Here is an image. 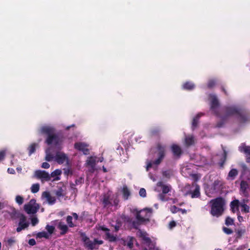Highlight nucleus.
Masks as SVG:
<instances>
[{
  "instance_id": "13d9d810",
  "label": "nucleus",
  "mask_w": 250,
  "mask_h": 250,
  "mask_svg": "<svg viewBox=\"0 0 250 250\" xmlns=\"http://www.w3.org/2000/svg\"><path fill=\"white\" fill-rule=\"evenodd\" d=\"M144 241L148 247H150V245L152 244L151 240L148 237H147Z\"/></svg>"
},
{
  "instance_id": "69168bd1",
  "label": "nucleus",
  "mask_w": 250,
  "mask_h": 250,
  "mask_svg": "<svg viewBox=\"0 0 250 250\" xmlns=\"http://www.w3.org/2000/svg\"><path fill=\"white\" fill-rule=\"evenodd\" d=\"M191 177L194 181H197L199 179L198 175L197 174H192L191 175Z\"/></svg>"
},
{
  "instance_id": "f704fd0d",
  "label": "nucleus",
  "mask_w": 250,
  "mask_h": 250,
  "mask_svg": "<svg viewBox=\"0 0 250 250\" xmlns=\"http://www.w3.org/2000/svg\"><path fill=\"white\" fill-rule=\"evenodd\" d=\"M185 143L186 145L189 146L193 144L194 138L193 136H188L185 138Z\"/></svg>"
},
{
  "instance_id": "5fc2aeb1",
  "label": "nucleus",
  "mask_w": 250,
  "mask_h": 250,
  "mask_svg": "<svg viewBox=\"0 0 250 250\" xmlns=\"http://www.w3.org/2000/svg\"><path fill=\"white\" fill-rule=\"evenodd\" d=\"M56 195L59 197H63L64 195L62 193V189L61 188H60L58 190L56 191Z\"/></svg>"
},
{
  "instance_id": "79ce46f5",
  "label": "nucleus",
  "mask_w": 250,
  "mask_h": 250,
  "mask_svg": "<svg viewBox=\"0 0 250 250\" xmlns=\"http://www.w3.org/2000/svg\"><path fill=\"white\" fill-rule=\"evenodd\" d=\"M234 224V220L229 217H227L225 220V224L227 226L232 225Z\"/></svg>"
},
{
  "instance_id": "ddd939ff",
  "label": "nucleus",
  "mask_w": 250,
  "mask_h": 250,
  "mask_svg": "<svg viewBox=\"0 0 250 250\" xmlns=\"http://www.w3.org/2000/svg\"><path fill=\"white\" fill-rule=\"evenodd\" d=\"M99 229L105 232V239L108 240L110 242H115L117 240L116 236L110 234L109 229L104 226H100Z\"/></svg>"
},
{
  "instance_id": "ea45409f",
  "label": "nucleus",
  "mask_w": 250,
  "mask_h": 250,
  "mask_svg": "<svg viewBox=\"0 0 250 250\" xmlns=\"http://www.w3.org/2000/svg\"><path fill=\"white\" fill-rule=\"evenodd\" d=\"M239 148L240 151L244 152L246 154H250V146H244L240 147Z\"/></svg>"
},
{
  "instance_id": "f03ea898",
  "label": "nucleus",
  "mask_w": 250,
  "mask_h": 250,
  "mask_svg": "<svg viewBox=\"0 0 250 250\" xmlns=\"http://www.w3.org/2000/svg\"><path fill=\"white\" fill-rule=\"evenodd\" d=\"M211 204L210 214L216 217H219L222 215L224 210L225 200L222 197H217L210 201Z\"/></svg>"
},
{
  "instance_id": "c756f323",
  "label": "nucleus",
  "mask_w": 250,
  "mask_h": 250,
  "mask_svg": "<svg viewBox=\"0 0 250 250\" xmlns=\"http://www.w3.org/2000/svg\"><path fill=\"white\" fill-rule=\"evenodd\" d=\"M220 118L221 121L218 122L216 125V126L219 128L223 127L228 120L226 117L224 115L220 116Z\"/></svg>"
},
{
  "instance_id": "9d476101",
  "label": "nucleus",
  "mask_w": 250,
  "mask_h": 250,
  "mask_svg": "<svg viewBox=\"0 0 250 250\" xmlns=\"http://www.w3.org/2000/svg\"><path fill=\"white\" fill-rule=\"evenodd\" d=\"M55 161L59 164H62L66 162L67 165H69V159L67 156L62 152H57L54 157Z\"/></svg>"
},
{
  "instance_id": "c85d7f7f",
  "label": "nucleus",
  "mask_w": 250,
  "mask_h": 250,
  "mask_svg": "<svg viewBox=\"0 0 250 250\" xmlns=\"http://www.w3.org/2000/svg\"><path fill=\"white\" fill-rule=\"evenodd\" d=\"M61 174H62L61 170H60L59 169H57L55 170L54 171H53L52 172H51L50 176H51V178L56 177L54 179V180H59L60 179L59 177H58V176L60 175Z\"/></svg>"
},
{
  "instance_id": "1a4fd4ad",
  "label": "nucleus",
  "mask_w": 250,
  "mask_h": 250,
  "mask_svg": "<svg viewBox=\"0 0 250 250\" xmlns=\"http://www.w3.org/2000/svg\"><path fill=\"white\" fill-rule=\"evenodd\" d=\"M81 236L85 248L90 250L98 249V247L95 246L94 240L93 241L90 240L89 238L84 233H82Z\"/></svg>"
},
{
  "instance_id": "3c124183",
  "label": "nucleus",
  "mask_w": 250,
  "mask_h": 250,
  "mask_svg": "<svg viewBox=\"0 0 250 250\" xmlns=\"http://www.w3.org/2000/svg\"><path fill=\"white\" fill-rule=\"evenodd\" d=\"M142 223H140L139 222H138V221H133L132 222V225L133 227V228L135 229H138V227L139 226L142 224Z\"/></svg>"
},
{
  "instance_id": "2f4dec72",
  "label": "nucleus",
  "mask_w": 250,
  "mask_h": 250,
  "mask_svg": "<svg viewBox=\"0 0 250 250\" xmlns=\"http://www.w3.org/2000/svg\"><path fill=\"white\" fill-rule=\"evenodd\" d=\"M134 238L131 236H128L127 238L126 246L130 249H132L133 246V242Z\"/></svg>"
},
{
  "instance_id": "e433bc0d",
  "label": "nucleus",
  "mask_w": 250,
  "mask_h": 250,
  "mask_svg": "<svg viewBox=\"0 0 250 250\" xmlns=\"http://www.w3.org/2000/svg\"><path fill=\"white\" fill-rule=\"evenodd\" d=\"M72 219V216H71L68 215L66 217V222L70 228H73L76 226V225L73 223Z\"/></svg>"
},
{
  "instance_id": "39448f33",
  "label": "nucleus",
  "mask_w": 250,
  "mask_h": 250,
  "mask_svg": "<svg viewBox=\"0 0 250 250\" xmlns=\"http://www.w3.org/2000/svg\"><path fill=\"white\" fill-rule=\"evenodd\" d=\"M39 208V205L36 203V200L34 199H32L28 204L24 205V209L28 214L36 213Z\"/></svg>"
},
{
  "instance_id": "603ef678",
  "label": "nucleus",
  "mask_w": 250,
  "mask_h": 250,
  "mask_svg": "<svg viewBox=\"0 0 250 250\" xmlns=\"http://www.w3.org/2000/svg\"><path fill=\"white\" fill-rule=\"evenodd\" d=\"M179 208H178L177 207L174 205L171 206L170 209L172 213H175L179 211Z\"/></svg>"
},
{
  "instance_id": "c03bdc74",
  "label": "nucleus",
  "mask_w": 250,
  "mask_h": 250,
  "mask_svg": "<svg viewBox=\"0 0 250 250\" xmlns=\"http://www.w3.org/2000/svg\"><path fill=\"white\" fill-rule=\"evenodd\" d=\"M53 155L50 153H46L45 156V160L48 162L51 161L53 159H54Z\"/></svg>"
},
{
  "instance_id": "5701e85b",
  "label": "nucleus",
  "mask_w": 250,
  "mask_h": 250,
  "mask_svg": "<svg viewBox=\"0 0 250 250\" xmlns=\"http://www.w3.org/2000/svg\"><path fill=\"white\" fill-rule=\"evenodd\" d=\"M238 174V171L236 169H231L229 172L227 179L229 180H233Z\"/></svg>"
},
{
  "instance_id": "f3484780",
  "label": "nucleus",
  "mask_w": 250,
  "mask_h": 250,
  "mask_svg": "<svg viewBox=\"0 0 250 250\" xmlns=\"http://www.w3.org/2000/svg\"><path fill=\"white\" fill-rule=\"evenodd\" d=\"M42 197L46 199V200L49 205H53L55 203L56 199L54 196H52L48 191H44L42 193Z\"/></svg>"
},
{
  "instance_id": "20e7f679",
  "label": "nucleus",
  "mask_w": 250,
  "mask_h": 250,
  "mask_svg": "<svg viewBox=\"0 0 250 250\" xmlns=\"http://www.w3.org/2000/svg\"><path fill=\"white\" fill-rule=\"evenodd\" d=\"M152 211V209L151 208H145L140 210L134 208L132 212L135 214L136 219L138 222L144 223L149 221Z\"/></svg>"
},
{
  "instance_id": "0e129e2a",
  "label": "nucleus",
  "mask_w": 250,
  "mask_h": 250,
  "mask_svg": "<svg viewBox=\"0 0 250 250\" xmlns=\"http://www.w3.org/2000/svg\"><path fill=\"white\" fill-rule=\"evenodd\" d=\"M28 244L30 245V246H34L36 245V241L34 239H29V241H28Z\"/></svg>"
},
{
  "instance_id": "a18cd8bd",
  "label": "nucleus",
  "mask_w": 250,
  "mask_h": 250,
  "mask_svg": "<svg viewBox=\"0 0 250 250\" xmlns=\"http://www.w3.org/2000/svg\"><path fill=\"white\" fill-rule=\"evenodd\" d=\"M216 84L215 80H210L208 83V87L209 88H212Z\"/></svg>"
},
{
  "instance_id": "680f3d73",
  "label": "nucleus",
  "mask_w": 250,
  "mask_h": 250,
  "mask_svg": "<svg viewBox=\"0 0 250 250\" xmlns=\"http://www.w3.org/2000/svg\"><path fill=\"white\" fill-rule=\"evenodd\" d=\"M50 167V165L47 162H43L42 163V167L43 168H48Z\"/></svg>"
},
{
  "instance_id": "37998d69",
  "label": "nucleus",
  "mask_w": 250,
  "mask_h": 250,
  "mask_svg": "<svg viewBox=\"0 0 250 250\" xmlns=\"http://www.w3.org/2000/svg\"><path fill=\"white\" fill-rule=\"evenodd\" d=\"M23 198L21 195H17L16 197V202L19 205H21L23 203Z\"/></svg>"
},
{
  "instance_id": "473e14b6",
  "label": "nucleus",
  "mask_w": 250,
  "mask_h": 250,
  "mask_svg": "<svg viewBox=\"0 0 250 250\" xmlns=\"http://www.w3.org/2000/svg\"><path fill=\"white\" fill-rule=\"evenodd\" d=\"M37 237L39 238H45L46 239H48L49 238V235L47 232L43 231L38 232L37 234Z\"/></svg>"
},
{
  "instance_id": "cd10ccee",
  "label": "nucleus",
  "mask_w": 250,
  "mask_h": 250,
  "mask_svg": "<svg viewBox=\"0 0 250 250\" xmlns=\"http://www.w3.org/2000/svg\"><path fill=\"white\" fill-rule=\"evenodd\" d=\"M194 87V84L193 83L189 82H186L183 85V88L185 90H191L193 89Z\"/></svg>"
},
{
  "instance_id": "4d7b16f0",
  "label": "nucleus",
  "mask_w": 250,
  "mask_h": 250,
  "mask_svg": "<svg viewBox=\"0 0 250 250\" xmlns=\"http://www.w3.org/2000/svg\"><path fill=\"white\" fill-rule=\"evenodd\" d=\"M165 194H164L163 193L159 194L158 195L159 199L162 201H166Z\"/></svg>"
},
{
  "instance_id": "412c9836",
  "label": "nucleus",
  "mask_w": 250,
  "mask_h": 250,
  "mask_svg": "<svg viewBox=\"0 0 250 250\" xmlns=\"http://www.w3.org/2000/svg\"><path fill=\"white\" fill-rule=\"evenodd\" d=\"M102 203L104 208L108 207L112 205L110 200V196L108 195H104L102 200Z\"/></svg>"
},
{
  "instance_id": "58836bf2",
  "label": "nucleus",
  "mask_w": 250,
  "mask_h": 250,
  "mask_svg": "<svg viewBox=\"0 0 250 250\" xmlns=\"http://www.w3.org/2000/svg\"><path fill=\"white\" fill-rule=\"evenodd\" d=\"M242 207L241 211L244 213H249L250 212V207L244 203L241 204Z\"/></svg>"
},
{
  "instance_id": "bf43d9fd",
  "label": "nucleus",
  "mask_w": 250,
  "mask_h": 250,
  "mask_svg": "<svg viewBox=\"0 0 250 250\" xmlns=\"http://www.w3.org/2000/svg\"><path fill=\"white\" fill-rule=\"evenodd\" d=\"M94 243H95V246L97 247V245H102L104 243V241L103 240H99L96 238L94 239Z\"/></svg>"
},
{
  "instance_id": "8fccbe9b",
  "label": "nucleus",
  "mask_w": 250,
  "mask_h": 250,
  "mask_svg": "<svg viewBox=\"0 0 250 250\" xmlns=\"http://www.w3.org/2000/svg\"><path fill=\"white\" fill-rule=\"evenodd\" d=\"M31 224L33 226H36L39 223V220L37 217H33L31 219Z\"/></svg>"
},
{
  "instance_id": "f257e3e1",
  "label": "nucleus",
  "mask_w": 250,
  "mask_h": 250,
  "mask_svg": "<svg viewBox=\"0 0 250 250\" xmlns=\"http://www.w3.org/2000/svg\"><path fill=\"white\" fill-rule=\"evenodd\" d=\"M55 128L50 125H43L40 129V132L47 136L45 143L48 146L53 145L55 147L60 149L63 142L62 136L55 133Z\"/></svg>"
},
{
  "instance_id": "423d86ee",
  "label": "nucleus",
  "mask_w": 250,
  "mask_h": 250,
  "mask_svg": "<svg viewBox=\"0 0 250 250\" xmlns=\"http://www.w3.org/2000/svg\"><path fill=\"white\" fill-rule=\"evenodd\" d=\"M241 107L236 105L226 106L223 108L224 116L228 119L230 116H235L238 115L239 111Z\"/></svg>"
},
{
  "instance_id": "dca6fc26",
  "label": "nucleus",
  "mask_w": 250,
  "mask_h": 250,
  "mask_svg": "<svg viewBox=\"0 0 250 250\" xmlns=\"http://www.w3.org/2000/svg\"><path fill=\"white\" fill-rule=\"evenodd\" d=\"M239 206H241V203L238 199H234L230 203V210L233 213H239Z\"/></svg>"
},
{
  "instance_id": "4c0bfd02",
  "label": "nucleus",
  "mask_w": 250,
  "mask_h": 250,
  "mask_svg": "<svg viewBox=\"0 0 250 250\" xmlns=\"http://www.w3.org/2000/svg\"><path fill=\"white\" fill-rule=\"evenodd\" d=\"M36 144L33 143L31 144L28 148L29 151V155H31L32 153H34L36 150Z\"/></svg>"
},
{
  "instance_id": "bb28decb",
  "label": "nucleus",
  "mask_w": 250,
  "mask_h": 250,
  "mask_svg": "<svg viewBox=\"0 0 250 250\" xmlns=\"http://www.w3.org/2000/svg\"><path fill=\"white\" fill-rule=\"evenodd\" d=\"M246 230L245 228L243 229H236V239H240L242 236L246 233Z\"/></svg>"
},
{
  "instance_id": "6e6552de",
  "label": "nucleus",
  "mask_w": 250,
  "mask_h": 250,
  "mask_svg": "<svg viewBox=\"0 0 250 250\" xmlns=\"http://www.w3.org/2000/svg\"><path fill=\"white\" fill-rule=\"evenodd\" d=\"M209 98L210 100V110L217 116H219V113L217 110V108L219 106V103L217 97L215 95L210 94L209 95Z\"/></svg>"
},
{
  "instance_id": "393cba45",
  "label": "nucleus",
  "mask_w": 250,
  "mask_h": 250,
  "mask_svg": "<svg viewBox=\"0 0 250 250\" xmlns=\"http://www.w3.org/2000/svg\"><path fill=\"white\" fill-rule=\"evenodd\" d=\"M122 193L124 199H128L129 196L130 195V192L126 185L123 186Z\"/></svg>"
},
{
  "instance_id": "a19ab883",
  "label": "nucleus",
  "mask_w": 250,
  "mask_h": 250,
  "mask_svg": "<svg viewBox=\"0 0 250 250\" xmlns=\"http://www.w3.org/2000/svg\"><path fill=\"white\" fill-rule=\"evenodd\" d=\"M45 229L49 234H52L54 232L55 227L53 226L47 225L45 227Z\"/></svg>"
},
{
  "instance_id": "2eb2a0df",
  "label": "nucleus",
  "mask_w": 250,
  "mask_h": 250,
  "mask_svg": "<svg viewBox=\"0 0 250 250\" xmlns=\"http://www.w3.org/2000/svg\"><path fill=\"white\" fill-rule=\"evenodd\" d=\"M170 148L173 156L177 158H179L183 153L181 147L176 144H173Z\"/></svg>"
},
{
  "instance_id": "b1692460",
  "label": "nucleus",
  "mask_w": 250,
  "mask_h": 250,
  "mask_svg": "<svg viewBox=\"0 0 250 250\" xmlns=\"http://www.w3.org/2000/svg\"><path fill=\"white\" fill-rule=\"evenodd\" d=\"M161 129L159 127H154L150 129V135L151 136L160 137Z\"/></svg>"
},
{
  "instance_id": "7ed1b4c3",
  "label": "nucleus",
  "mask_w": 250,
  "mask_h": 250,
  "mask_svg": "<svg viewBox=\"0 0 250 250\" xmlns=\"http://www.w3.org/2000/svg\"><path fill=\"white\" fill-rule=\"evenodd\" d=\"M166 146L163 145L160 143H158L156 144V148L157 150L156 153L157 158L154 161H150L147 162V165L146 167V170L147 171H148L149 169L152 167L153 165L158 166L162 162L166 156Z\"/></svg>"
},
{
  "instance_id": "4468645a",
  "label": "nucleus",
  "mask_w": 250,
  "mask_h": 250,
  "mask_svg": "<svg viewBox=\"0 0 250 250\" xmlns=\"http://www.w3.org/2000/svg\"><path fill=\"white\" fill-rule=\"evenodd\" d=\"M35 175L39 179L45 180L46 181L51 180L50 174L44 170H38L35 171Z\"/></svg>"
},
{
  "instance_id": "6e6d98bb",
  "label": "nucleus",
  "mask_w": 250,
  "mask_h": 250,
  "mask_svg": "<svg viewBox=\"0 0 250 250\" xmlns=\"http://www.w3.org/2000/svg\"><path fill=\"white\" fill-rule=\"evenodd\" d=\"M6 152L5 150L0 151V162L3 160L5 157Z\"/></svg>"
},
{
  "instance_id": "72a5a7b5",
  "label": "nucleus",
  "mask_w": 250,
  "mask_h": 250,
  "mask_svg": "<svg viewBox=\"0 0 250 250\" xmlns=\"http://www.w3.org/2000/svg\"><path fill=\"white\" fill-rule=\"evenodd\" d=\"M40 189V184L38 183L34 184L31 187V191L33 193H36L39 191Z\"/></svg>"
},
{
  "instance_id": "de8ad7c7",
  "label": "nucleus",
  "mask_w": 250,
  "mask_h": 250,
  "mask_svg": "<svg viewBox=\"0 0 250 250\" xmlns=\"http://www.w3.org/2000/svg\"><path fill=\"white\" fill-rule=\"evenodd\" d=\"M226 160V153H225L224 157L221 160V161L219 163V165L221 167H224V165L225 163Z\"/></svg>"
},
{
  "instance_id": "4be33fe9",
  "label": "nucleus",
  "mask_w": 250,
  "mask_h": 250,
  "mask_svg": "<svg viewBox=\"0 0 250 250\" xmlns=\"http://www.w3.org/2000/svg\"><path fill=\"white\" fill-rule=\"evenodd\" d=\"M14 212L17 214V217L20 219V221L19 224H24V223H29L27 222V218L22 213L18 212L17 213L16 211H14Z\"/></svg>"
},
{
  "instance_id": "a211bd4d",
  "label": "nucleus",
  "mask_w": 250,
  "mask_h": 250,
  "mask_svg": "<svg viewBox=\"0 0 250 250\" xmlns=\"http://www.w3.org/2000/svg\"><path fill=\"white\" fill-rule=\"evenodd\" d=\"M157 186L162 188V193L164 194L168 193L171 190V186L164 184L162 181H159L157 183Z\"/></svg>"
},
{
  "instance_id": "c9c22d12",
  "label": "nucleus",
  "mask_w": 250,
  "mask_h": 250,
  "mask_svg": "<svg viewBox=\"0 0 250 250\" xmlns=\"http://www.w3.org/2000/svg\"><path fill=\"white\" fill-rule=\"evenodd\" d=\"M122 226V222L120 219H117L115 225H112L114 228L115 231L117 232Z\"/></svg>"
},
{
  "instance_id": "aec40b11",
  "label": "nucleus",
  "mask_w": 250,
  "mask_h": 250,
  "mask_svg": "<svg viewBox=\"0 0 250 250\" xmlns=\"http://www.w3.org/2000/svg\"><path fill=\"white\" fill-rule=\"evenodd\" d=\"M249 188V185L247 182L242 180L240 183V190L245 195H247L248 194L247 189Z\"/></svg>"
},
{
  "instance_id": "a878e982",
  "label": "nucleus",
  "mask_w": 250,
  "mask_h": 250,
  "mask_svg": "<svg viewBox=\"0 0 250 250\" xmlns=\"http://www.w3.org/2000/svg\"><path fill=\"white\" fill-rule=\"evenodd\" d=\"M202 115V113L198 114L193 119L192 123V128L193 130H194L197 126L198 122H199V119Z\"/></svg>"
},
{
  "instance_id": "774afa93",
  "label": "nucleus",
  "mask_w": 250,
  "mask_h": 250,
  "mask_svg": "<svg viewBox=\"0 0 250 250\" xmlns=\"http://www.w3.org/2000/svg\"><path fill=\"white\" fill-rule=\"evenodd\" d=\"M15 240H14V239H13V238H11L7 240V243H8V245H12L13 243H15Z\"/></svg>"
},
{
  "instance_id": "09e8293b",
  "label": "nucleus",
  "mask_w": 250,
  "mask_h": 250,
  "mask_svg": "<svg viewBox=\"0 0 250 250\" xmlns=\"http://www.w3.org/2000/svg\"><path fill=\"white\" fill-rule=\"evenodd\" d=\"M146 190L144 188H141L139 191V195L142 197H145L146 196Z\"/></svg>"
},
{
  "instance_id": "e2e57ef3",
  "label": "nucleus",
  "mask_w": 250,
  "mask_h": 250,
  "mask_svg": "<svg viewBox=\"0 0 250 250\" xmlns=\"http://www.w3.org/2000/svg\"><path fill=\"white\" fill-rule=\"evenodd\" d=\"M29 226V223H24V224H19V226L22 228V229H24L25 228H27Z\"/></svg>"
},
{
  "instance_id": "864d4df0",
  "label": "nucleus",
  "mask_w": 250,
  "mask_h": 250,
  "mask_svg": "<svg viewBox=\"0 0 250 250\" xmlns=\"http://www.w3.org/2000/svg\"><path fill=\"white\" fill-rule=\"evenodd\" d=\"M64 174L66 175H68L69 174H72V171L69 167L63 168Z\"/></svg>"
},
{
  "instance_id": "49530a36",
  "label": "nucleus",
  "mask_w": 250,
  "mask_h": 250,
  "mask_svg": "<svg viewBox=\"0 0 250 250\" xmlns=\"http://www.w3.org/2000/svg\"><path fill=\"white\" fill-rule=\"evenodd\" d=\"M223 230L227 234H230L233 232V231L231 229L226 227H223Z\"/></svg>"
},
{
  "instance_id": "7c9ffc66",
  "label": "nucleus",
  "mask_w": 250,
  "mask_h": 250,
  "mask_svg": "<svg viewBox=\"0 0 250 250\" xmlns=\"http://www.w3.org/2000/svg\"><path fill=\"white\" fill-rule=\"evenodd\" d=\"M86 164L93 168L96 165V160L94 158L91 157L87 160Z\"/></svg>"
},
{
  "instance_id": "f8f14e48",
  "label": "nucleus",
  "mask_w": 250,
  "mask_h": 250,
  "mask_svg": "<svg viewBox=\"0 0 250 250\" xmlns=\"http://www.w3.org/2000/svg\"><path fill=\"white\" fill-rule=\"evenodd\" d=\"M74 148L78 150L82 151L85 155H87L89 153V150L87 148V145L84 143H76L74 144Z\"/></svg>"
},
{
  "instance_id": "0eeeda50",
  "label": "nucleus",
  "mask_w": 250,
  "mask_h": 250,
  "mask_svg": "<svg viewBox=\"0 0 250 250\" xmlns=\"http://www.w3.org/2000/svg\"><path fill=\"white\" fill-rule=\"evenodd\" d=\"M236 117L239 123L241 124H245L250 120V114L242 108H240Z\"/></svg>"
},
{
  "instance_id": "6ab92c4d",
  "label": "nucleus",
  "mask_w": 250,
  "mask_h": 250,
  "mask_svg": "<svg viewBox=\"0 0 250 250\" xmlns=\"http://www.w3.org/2000/svg\"><path fill=\"white\" fill-rule=\"evenodd\" d=\"M58 228L61 230L60 233L61 235H64L67 233L68 230V226L62 222H60L58 225Z\"/></svg>"
},
{
  "instance_id": "052dcab7",
  "label": "nucleus",
  "mask_w": 250,
  "mask_h": 250,
  "mask_svg": "<svg viewBox=\"0 0 250 250\" xmlns=\"http://www.w3.org/2000/svg\"><path fill=\"white\" fill-rule=\"evenodd\" d=\"M176 225V222L174 221H171L169 223V228L172 229Z\"/></svg>"
},
{
  "instance_id": "9b49d317",
  "label": "nucleus",
  "mask_w": 250,
  "mask_h": 250,
  "mask_svg": "<svg viewBox=\"0 0 250 250\" xmlns=\"http://www.w3.org/2000/svg\"><path fill=\"white\" fill-rule=\"evenodd\" d=\"M195 187L193 190H190L186 192V195H190L192 198H197L200 197V188L197 184H192V187Z\"/></svg>"
},
{
  "instance_id": "338daca9",
  "label": "nucleus",
  "mask_w": 250,
  "mask_h": 250,
  "mask_svg": "<svg viewBox=\"0 0 250 250\" xmlns=\"http://www.w3.org/2000/svg\"><path fill=\"white\" fill-rule=\"evenodd\" d=\"M146 235L147 234L146 232H141V237L142 238L143 241H144L147 237Z\"/></svg>"
}]
</instances>
